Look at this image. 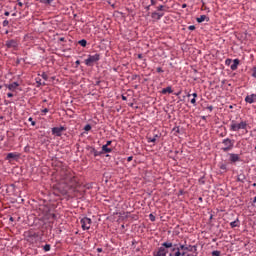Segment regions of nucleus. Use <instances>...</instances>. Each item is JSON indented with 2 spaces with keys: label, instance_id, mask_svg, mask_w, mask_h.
<instances>
[{
  "label": "nucleus",
  "instance_id": "nucleus-1",
  "mask_svg": "<svg viewBox=\"0 0 256 256\" xmlns=\"http://www.w3.org/2000/svg\"><path fill=\"white\" fill-rule=\"evenodd\" d=\"M79 187V178L75 172L69 168H62L58 174V183L54 187L60 195H67L69 190Z\"/></svg>",
  "mask_w": 256,
  "mask_h": 256
},
{
  "label": "nucleus",
  "instance_id": "nucleus-2",
  "mask_svg": "<svg viewBox=\"0 0 256 256\" xmlns=\"http://www.w3.org/2000/svg\"><path fill=\"white\" fill-rule=\"evenodd\" d=\"M162 247L170 249L169 256H193L191 254H187V252H181V246L177 247V244L173 245L171 242L162 243Z\"/></svg>",
  "mask_w": 256,
  "mask_h": 256
},
{
  "label": "nucleus",
  "instance_id": "nucleus-3",
  "mask_svg": "<svg viewBox=\"0 0 256 256\" xmlns=\"http://www.w3.org/2000/svg\"><path fill=\"white\" fill-rule=\"evenodd\" d=\"M248 126L249 124L245 120H241L240 122L232 120L230 124V131L238 132L242 130V131H246L247 133Z\"/></svg>",
  "mask_w": 256,
  "mask_h": 256
},
{
  "label": "nucleus",
  "instance_id": "nucleus-4",
  "mask_svg": "<svg viewBox=\"0 0 256 256\" xmlns=\"http://www.w3.org/2000/svg\"><path fill=\"white\" fill-rule=\"evenodd\" d=\"M24 239L27 243L35 245L39 241V233L35 232L33 229L24 232Z\"/></svg>",
  "mask_w": 256,
  "mask_h": 256
},
{
  "label": "nucleus",
  "instance_id": "nucleus-5",
  "mask_svg": "<svg viewBox=\"0 0 256 256\" xmlns=\"http://www.w3.org/2000/svg\"><path fill=\"white\" fill-rule=\"evenodd\" d=\"M223 147L221 148V151L224 153H227L235 147V140H231L230 138H226L222 140Z\"/></svg>",
  "mask_w": 256,
  "mask_h": 256
},
{
  "label": "nucleus",
  "instance_id": "nucleus-6",
  "mask_svg": "<svg viewBox=\"0 0 256 256\" xmlns=\"http://www.w3.org/2000/svg\"><path fill=\"white\" fill-rule=\"evenodd\" d=\"M180 249L182 252L186 253L189 252V253H192L190 255H193V256H197L198 253H197V245H183V244H180Z\"/></svg>",
  "mask_w": 256,
  "mask_h": 256
},
{
  "label": "nucleus",
  "instance_id": "nucleus-7",
  "mask_svg": "<svg viewBox=\"0 0 256 256\" xmlns=\"http://www.w3.org/2000/svg\"><path fill=\"white\" fill-rule=\"evenodd\" d=\"M80 223L83 231H89V229H91V223H93V220H91V218L84 217L80 220Z\"/></svg>",
  "mask_w": 256,
  "mask_h": 256
},
{
  "label": "nucleus",
  "instance_id": "nucleus-8",
  "mask_svg": "<svg viewBox=\"0 0 256 256\" xmlns=\"http://www.w3.org/2000/svg\"><path fill=\"white\" fill-rule=\"evenodd\" d=\"M23 83L22 80H18L15 82H12L10 84H5L4 86L6 87V89H8L9 91H15L16 89H19V87L21 86V84Z\"/></svg>",
  "mask_w": 256,
  "mask_h": 256
},
{
  "label": "nucleus",
  "instance_id": "nucleus-9",
  "mask_svg": "<svg viewBox=\"0 0 256 256\" xmlns=\"http://www.w3.org/2000/svg\"><path fill=\"white\" fill-rule=\"evenodd\" d=\"M101 59V55L95 53V54H90L88 58L85 60L86 65H89L91 63H97Z\"/></svg>",
  "mask_w": 256,
  "mask_h": 256
},
{
  "label": "nucleus",
  "instance_id": "nucleus-10",
  "mask_svg": "<svg viewBox=\"0 0 256 256\" xmlns=\"http://www.w3.org/2000/svg\"><path fill=\"white\" fill-rule=\"evenodd\" d=\"M7 49H14L16 51L17 47H19V41L16 39L7 40L5 43Z\"/></svg>",
  "mask_w": 256,
  "mask_h": 256
},
{
  "label": "nucleus",
  "instance_id": "nucleus-11",
  "mask_svg": "<svg viewBox=\"0 0 256 256\" xmlns=\"http://www.w3.org/2000/svg\"><path fill=\"white\" fill-rule=\"evenodd\" d=\"M66 130L67 129L64 126L54 127L52 128V135H55L56 137H61V135H63V131Z\"/></svg>",
  "mask_w": 256,
  "mask_h": 256
},
{
  "label": "nucleus",
  "instance_id": "nucleus-12",
  "mask_svg": "<svg viewBox=\"0 0 256 256\" xmlns=\"http://www.w3.org/2000/svg\"><path fill=\"white\" fill-rule=\"evenodd\" d=\"M167 253H169V250L165 246H161L157 252H153V256H167Z\"/></svg>",
  "mask_w": 256,
  "mask_h": 256
},
{
  "label": "nucleus",
  "instance_id": "nucleus-13",
  "mask_svg": "<svg viewBox=\"0 0 256 256\" xmlns=\"http://www.w3.org/2000/svg\"><path fill=\"white\" fill-rule=\"evenodd\" d=\"M229 161H230V163H237L238 161H241V157H239V154L230 153Z\"/></svg>",
  "mask_w": 256,
  "mask_h": 256
},
{
  "label": "nucleus",
  "instance_id": "nucleus-14",
  "mask_svg": "<svg viewBox=\"0 0 256 256\" xmlns=\"http://www.w3.org/2000/svg\"><path fill=\"white\" fill-rule=\"evenodd\" d=\"M246 103H249L250 105L252 103H256V94L247 95L245 98Z\"/></svg>",
  "mask_w": 256,
  "mask_h": 256
},
{
  "label": "nucleus",
  "instance_id": "nucleus-15",
  "mask_svg": "<svg viewBox=\"0 0 256 256\" xmlns=\"http://www.w3.org/2000/svg\"><path fill=\"white\" fill-rule=\"evenodd\" d=\"M164 15L165 13L163 12H152L151 17L152 19H156V21H159Z\"/></svg>",
  "mask_w": 256,
  "mask_h": 256
},
{
  "label": "nucleus",
  "instance_id": "nucleus-16",
  "mask_svg": "<svg viewBox=\"0 0 256 256\" xmlns=\"http://www.w3.org/2000/svg\"><path fill=\"white\" fill-rule=\"evenodd\" d=\"M20 155L16 152L8 153L6 156V161H11V159H19Z\"/></svg>",
  "mask_w": 256,
  "mask_h": 256
},
{
  "label": "nucleus",
  "instance_id": "nucleus-17",
  "mask_svg": "<svg viewBox=\"0 0 256 256\" xmlns=\"http://www.w3.org/2000/svg\"><path fill=\"white\" fill-rule=\"evenodd\" d=\"M161 93H162V95H167V93L171 94V93H173V88L171 86L163 88Z\"/></svg>",
  "mask_w": 256,
  "mask_h": 256
},
{
  "label": "nucleus",
  "instance_id": "nucleus-18",
  "mask_svg": "<svg viewBox=\"0 0 256 256\" xmlns=\"http://www.w3.org/2000/svg\"><path fill=\"white\" fill-rule=\"evenodd\" d=\"M196 21L197 23H203V21H209V18L207 17V15H201L196 19Z\"/></svg>",
  "mask_w": 256,
  "mask_h": 256
},
{
  "label": "nucleus",
  "instance_id": "nucleus-19",
  "mask_svg": "<svg viewBox=\"0 0 256 256\" xmlns=\"http://www.w3.org/2000/svg\"><path fill=\"white\" fill-rule=\"evenodd\" d=\"M240 221H239V218H237L236 220H234V221H232L231 223H230V227L232 228V229H235V227H239V225H240Z\"/></svg>",
  "mask_w": 256,
  "mask_h": 256
},
{
  "label": "nucleus",
  "instance_id": "nucleus-20",
  "mask_svg": "<svg viewBox=\"0 0 256 256\" xmlns=\"http://www.w3.org/2000/svg\"><path fill=\"white\" fill-rule=\"evenodd\" d=\"M111 151H113V149L109 148V146H107V145L102 146V154L103 153H111Z\"/></svg>",
  "mask_w": 256,
  "mask_h": 256
},
{
  "label": "nucleus",
  "instance_id": "nucleus-21",
  "mask_svg": "<svg viewBox=\"0 0 256 256\" xmlns=\"http://www.w3.org/2000/svg\"><path fill=\"white\" fill-rule=\"evenodd\" d=\"M237 181H239L240 183H245V175L243 174L238 175Z\"/></svg>",
  "mask_w": 256,
  "mask_h": 256
},
{
  "label": "nucleus",
  "instance_id": "nucleus-22",
  "mask_svg": "<svg viewBox=\"0 0 256 256\" xmlns=\"http://www.w3.org/2000/svg\"><path fill=\"white\" fill-rule=\"evenodd\" d=\"M92 153L94 154V157H99V155H103V152L97 151L95 148L92 149Z\"/></svg>",
  "mask_w": 256,
  "mask_h": 256
},
{
  "label": "nucleus",
  "instance_id": "nucleus-23",
  "mask_svg": "<svg viewBox=\"0 0 256 256\" xmlns=\"http://www.w3.org/2000/svg\"><path fill=\"white\" fill-rule=\"evenodd\" d=\"M159 135H155L153 138H148V143H156Z\"/></svg>",
  "mask_w": 256,
  "mask_h": 256
},
{
  "label": "nucleus",
  "instance_id": "nucleus-24",
  "mask_svg": "<svg viewBox=\"0 0 256 256\" xmlns=\"http://www.w3.org/2000/svg\"><path fill=\"white\" fill-rule=\"evenodd\" d=\"M78 44H80L81 47H87V40H85V39L79 40Z\"/></svg>",
  "mask_w": 256,
  "mask_h": 256
},
{
  "label": "nucleus",
  "instance_id": "nucleus-25",
  "mask_svg": "<svg viewBox=\"0 0 256 256\" xmlns=\"http://www.w3.org/2000/svg\"><path fill=\"white\" fill-rule=\"evenodd\" d=\"M43 249H44L45 252L51 251V245H50V244H45V245L43 246Z\"/></svg>",
  "mask_w": 256,
  "mask_h": 256
},
{
  "label": "nucleus",
  "instance_id": "nucleus-26",
  "mask_svg": "<svg viewBox=\"0 0 256 256\" xmlns=\"http://www.w3.org/2000/svg\"><path fill=\"white\" fill-rule=\"evenodd\" d=\"M40 3H44L45 5H51V3H53V0H40Z\"/></svg>",
  "mask_w": 256,
  "mask_h": 256
},
{
  "label": "nucleus",
  "instance_id": "nucleus-27",
  "mask_svg": "<svg viewBox=\"0 0 256 256\" xmlns=\"http://www.w3.org/2000/svg\"><path fill=\"white\" fill-rule=\"evenodd\" d=\"M220 169L224 171V173H227V164H221Z\"/></svg>",
  "mask_w": 256,
  "mask_h": 256
},
{
  "label": "nucleus",
  "instance_id": "nucleus-28",
  "mask_svg": "<svg viewBox=\"0 0 256 256\" xmlns=\"http://www.w3.org/2000/svg\"><path fill=\"white\" fill-rule=\"evenodd\" d=\"M212 256H221V251H218V250L212 251Z\"/></svg>",
  "mask_w": 256,
  "mask_h": 256
},
{
  "label": "nucleus",
  "instance_id": "nucleus-29",
  "mask_svg": "<svg viewBox=\"0 0 256 256\" xmlns=\"http://www.w3.org/2000/svg\"><path fill=\"white\" fill-rule=\"evenodd\" d=\"M28 121L31 123L32 127H35V125H37V122H35L32 117L28 118Z\"/></svg>",
  "mask_w": 256,
  "mask_h": 256
},
{
  "label": "nucleus",
  "instance_id": "nucleus-30",
  "mask_svg": "<svg viewBox=\"0 0 256 256\" xmlns=\"http://www.w3.org/2000/svg\"><path fill=\"white\" fill-rule=\"evenodd\" d=\"M190 103L194 106L197 107V99L196 98H192Z\"/></svg>",
  "mask_w": 256,
  "mask_h": 256
},
{
  "label": "nucleus",
  "instance_id": "nucleus-31",
  "mask_svg": "<svg viewBox=\"0 0 256 256\" xmlns=\"http://www.w3.org/2000/svg\"><path fill=\"white\" fill-rule=\"evenodd\" d=\"M157 11H165V6L160 5L156 7Z\"/></svg>",
  "mask_w": 256,
  "mask_h": 256
},
{
  "label": "nucleus",
  "instance_id": "nucleus-32",
  "mask_svg": "<svg viewBox=\"0 0 256 256\" xmlns=\"http://www.w3.org/2000/svg\"><path fill=\"white\" fill-rule=\"evenodd\" d=\"M232 63H233V60H231L229 58L225 60V65H230Z\"/></svg>",
  "mask_w": 256,
  "mask_h": 256
},
{
  "label": "nucleus",
  "instance_id": "nucleus-33",
  "mask_svg": "<svg viewBox=\"0 0 256 256\" xmlns=\"http://www.w3.org/2000/svg\"><path fill=\"white\" fill-rule=\"evenodd\" d=\"M84 131H91V126H90V124H87V125L84 127Z\"/></svg>",
  "mask_w": 256,
  "mask_h": 256
},
{
  "label": "nucleus",
  "instance_id": "nucleus-34",
  "mask_svg": "<svg viewBox=\"0 0 256 256\" xmlns=\"http://www.w3.org/2000/svg\"><path fill=\"white\" fill-rule=\"evenodd\" d=\"M156 72L157 73H164V70H163V68L158 67V68H156Z\"/></svg>",
  "mask_w": 256,
  "mask_h": 256
},
{
  "label": "nucleus",
  "instance_id": "nucleus-35",
  "mask_svg": "<svg viewBox=\"0 0 256 256\" xmlns=\"http://www.w3.org/2000/svg\"><path fill=\"white\" fill-rule=\"evenodd\" d=\"M237 65H231L230 66V69H231V71H237Z\"/></svg>",
  "mask_w": 256,
  "mask_h": 256
},
{
  "label": "nucleus",
  "instance_id": "nucleus-36",
  "mask_svg": "<svg viewBox=\"0 0 256 256\" xmlns=\"http://www.w3.org/2000/svg\"><path fill=\"white\" fill-rule=\"evenodd\" d=\"M149 219H150V221L154 222L155 221V215L150 214L149 215Z\"/></svg>",
  "mask_w": 256,
  "mask_h": 256
},
{
  "label": "nucleus",
  "instance_id": "nucleus-37",
  "mask_svg": "<svg viewBox=\"0 0 256 256\" xmlns=\"http://www.w3.org/2000/svg\"><path fill=\"white\" fill-rule=\"evenodd\" d=\"M55 214H53V213H50V214H48V219H55Z\"/></svg>",
  "mask_w": 256,
  "mask_h": 256
},
{
  "label": "nucleus",
  "instance_id": "nucleus-38",
  "mask_svg": "<svg viewBox=\"0 0 256 256\" xmlns=\"http://www.w3.org/2000/svg\"><path fill=\"white\" fill-rule=\"evenodd\" d=\"M2 25L3 27H7V25H9V20H4Z\"/></svg>",
  "mask_w": 256,
  "mask_h": 256
},
{
  "label": "nucleus",
  "instance_id": "nucleus-39",
  "mask_svg": "<svg viewBox=\"0 0 256 256\" xmlns=\"http://www.w3.org/2000/svg\"><path fill=\"white\" fill-rule=\"evenodd\" d=\"M42 78H44V80L47 81V79H48L47 73L43 72L42 73Z\"/></svg>",
  "mask_w": 256,
  "mask_h": 256
},
{
  "label": "nucleus",
  "instance_id": "nucleus-40",
  "mask_svg": "<svg viewBox=\"0 0 256 256\" xmlns=\"http://www.w3.org/2000/svg\"><path fill=\"white\" fill-rule=\"evenodd\" d=\"M239 63H240L239 59H234L233 60V65H239Z\"/></svg>",
  "mask_w": 256,
  "mask_h": 256
},
{
  "label": "nucleus",
  "instance_id": "nucleus-41",
  "mask_svg": "<svg viewBox=\"0 0 256 256\" xmlns=\"http://www.w3.org/2000/svg\"><path fill=\"white\" fill-rule=\"evenodd\" d=\"M206 109H207L208 111H210V113H211V112L213 111V106H211V105H210V106H207Z\"/></svg>",
  "mask_w": 256,
  "mask_h": 256
},
{
  "label": "nucleus",
  "instance_id": "nucleus-42",
  "mask_svg": "<svg viewBox=\"0 0 256 256\" xmlns=\"http://www.w3.org/2000/svg\"><path fill=\"white\" fill-rule=\"evenodd\" d=\"M188 29H189L190 31H195V26L191 25V26L188 27Z\"/></svg>",
  "mask_w": 256,
  "mask_h": 256
},
{
  "label": "nucleus",
  "instance_id": "nucleus-43",
  "mask_svg": "<svg viewBox=\"0 0 256 256\" xmlns=\"http://www.w3.org/2000/svg\"><path fill=\"white\" fill-rule=\"evenodd\" d=\"M127 161H128V163H131V161H133V156H129V157L127 158Z\"/></svg>",
  "mask_w": 256,
  "mask_h": 256
},
{
  "label": "nucleus",
  "instance_id": "nucleus-44",
  "mask_svg": "<svg viewBox=\"0 0 256 256\" xmlns=\"http://www.w3.org/2000/svg\"><path fill=\"white\" fill-rule=\"evenodd\" d=\"M42 113H49V109L48 108L43 109Z\"/></svg>",
  "mask_w": 256,
  "mask_h": 256
},
{
  "label": "nucleus",
  "instance_id": "nucleus-45",
  "mask_svg": "<svg viewBox=\"0 0 256 256\" xmlns=\"http://www.w3.org/2000/svg\"><path fill=\"white\" fill-rule=\"evenodd\" d=\"M151 5H157V1L156 0H151Z\"/></svg>",
  "mask_w": 256,
  "mask_h": 256
},
{
  "label": "nucleus",
  "instance_id": "nucleus-46",
  "mask_svg": "<svg viewBox=\"0 0 256 256\" xmlns=\"http://www.w3.org/2000/svg\"><path fill=\"white\" fill-rule=\"evenodd\" d=\"M111 143H112V141L108 140L105 145H107V147H109V145H111Z\"/></svg>",
  "mask_w": 256,
  "mask_h": 256
},
{
  "label": "nucleus",
  "instance_id": "nucleus-47",
  "mask_svg": "<svg viewBox=\"0 0 256 256\" xmlns=\"http://www.w3.org/2000/svg\"><path fill=\"white\" fill-rule=\"evenodd\" d=\"M98 253H103V248H97Z\"/></svg>",
  "mask_w": 256,
  "mask_h": 256
},
{
  "label": "nucleus",
  "instance_id": "nucleus-48",
  "mask_svg": "<svg viewBox=\"0 0 256 256\" xmlns=\"http://www.w3.org/2000/svg\"><path fill=\"white\" fill-rule=\"evenodd\" d=\"M122 101H127V96L122 95Z\"/></svg>",
  "mask_w": 256,
  "mask_h": 256
},
{
  "label": "nucleus",
  "instance_id": "nucleus-49",
  "mask_svg": "<svg viewBox=\"0 0 256 256\" xmlns=\"http://www.w3.org/2000/svg\"><path fill=\"white\" fill-rule=\"evenodd\" d=\"M193 99H197V93L192 94Z\"/></svg>",
  "mask_w": 256,
  "mask_h": 256
},
{
  "label": "nucleus",
  "instance_id": "nucleus-50",
  "mask_svg": "<svg viewBox=\"0 0 256 256\" xmlns=\"http://www.w3.org/2000/svg\"><path fill=\"white\" fill-rule=\"evenodd\" d=\"M7 97H9V98L13 97V93H11V92L8 93V94H7Z\"/></svg>",
  "mask_w": 256,
  "mask_h": 256
},
{
  "label": "nucleus",
  "instance_id": "nucleus-51",
  "mask_svg": "<svg viewBox=\"0 0 256 256\" xmlns=\"http://www.w3.org/2000/svg\"><path fill=\"white\" fill-rule=\"evenodd\" d=\"M19 7H23V2H18Z\"/></svg>",
  "mask_w": 256,
  "mask_h": 256
},
{
  "label": "nucleus",
  "instance_id": "nucleus-52",
  "mask_svg": "<svg viewBox=\"0 0 256 256\" xmlns=\"http://www.w3.org/2000/svg\"><path fill=\"white\" fill-rule=\"evenodd\" d=\"M4 15H5L6 17H9V12L6 11V12L4 13Z\"/></svg>",
  "mask_w": 256,
  "mask_h": 256
},
{
  "label": "nucleus",
  "instance_id": "nucleus-53",
  "mask_svg": "<svg viewBox=\"0 0 256 256\" xmlns=\"http://www.w3.org/2000/svg\"><path fill=\"white\" fill-rule=\"evenodd\" d=\"M9 221L13 222V221H15V219L13 217H10Z\"/></svg>",
  "mask_w": 256,
  "mask_h": 256
},
{
  "label": "nucleus",
  "instance_id": "nucleus-54",
  "mask_svg": "<svg viewBox=\"0 0 256 256\" xmlns=\"http://www.w3.org/2000/svg\"><path fill=\"white\" fill-rule=\"evenodd\" d=\"M38 87H41V81H37Z\"/></svg>",
  "mask_w": 256,
  "mask_h": 256
},
{
  "label": "nucleus",
  "instance_id": "nucleus-55",
  "mask_svg": "<svg viewBox=\"0 0 256 256\" xmlns=\"http://www.w3.org/2000/svg\"><path fill=\"white\" fill-rule=\"evenodd\" d=\"M185 7H187V4H183L182 5V8L185 9Z\"/></svg>",
  "mask_w": 256,
  "mask_h": 256
},
{
  "label": "nucleus",
  "instance_id": "nucleus-56",
  "mask_svg": "<svg viewBox=\"0 0 256 256\" xmlns=\"http://www.w3.org/2000/svg\"><path fill=\"white\" fill-rule=\"evenodd\" d=\"M202 119H203V121H205V120L207 119V117H205V116H202Z\"/></svg>",
  "mask_w": 256,
  "mask_h": 256
},
{
  "label": "nucleus",
  "instance_id": "nucleus-57",
  "mask_svg": "<svg viewBox=\"0 0 256 256\" xmlns=\"http://www.w3.org/2000/svg\"><path fill=\"white\" fill-rule=\"evenodd\" d=\"M150 7H151V5H149V6L146 7L147 11H149Z\"/></svg>",
  "mask_w": 256,
  "mask_h": 256
},
{
  "label": "nucleus",
  "instance_id": "nucleus-58",
  "mask_svg": "<svg viewBox=\"0 0 256 256\" xmlns=\"http://www.w3.org/2000/svg\"><path fill=\"white\" fill-rule=\"evenodd\" d=\"M253 203H256V196H255L254 199H253Z\"/></svg>",
  "mask_w": 256,
  "mask_h": 256
},
{
  "label": "nucleus",
  "instance_id": "nucleus-59",
  "mask_svg": "<svg viewBox=\"0 0 256 256\" xmlns=\"http://www.w3.org/2000/svg\"><path fill=\"white\" fill-rule=\"evenodd\" d=\"M3 141V136H0V142Z\"/></svg>",
  "mask_w": 256,
  "mask_h": 256
},
{
  "label": "nucleus",
  "instance_id": "nucleus-60",
  "mask_svg": "<svg viewBox=\"0 0 256 256\" xmlns=\"http://www.w3.org/2000/svg\"><path fill=\"white\" fill-rule=\"evenodd\" d=\"M252 187H256V183H253V184H252Z\"/></svg>",
  "mask_w": 256,
  "mask_h": 256
},
{
  "label": "nucleus",
  "instance_id": "nucleus-61",
  "mask_svg": "<svg viewBox=\"0 0 256 256\" xmlns=\"http://www.w3.org/2000/svg\"><path fill=\"white\" fill-rule=\"evenodd\" d=\"M76 64L79 65V60L76 61Z\"/></svg>",
  "mask_w": 256,
  "mask_h": 256
},
{
  "label": "nucleus",
  "instance_id": "nucleus-62",
  "mask_svg": "<svg viewBox=\"0 0 256 256\" xmlns=\"http://www.w3.org/2000/svg\"><path fill=\"white\" fill-rule=\"evenodd\" d=\"M139 59H141V54L138 55Z\"/></svg>",
  "mask_w": 256,
  "mask_h": 256
},
{
  "label": "nucleus",
  "instance_id": "nucleus-63",
  "mask_svg": "<svg viewBox=\"0 0 256 256\" xmlns=\"http://www.w3.org/2000/svg\"><path fill=\"white\" fill-rule=\"evenodd\" d=\"M176 95H181V92H178Z\"/></svg>",
  "mask_w": 256,
  "mask_h": 256
},
{
  "label": "nucleus",
  "instance_id": "nucleus-64",
  "mask_svg": "<svg viewBox=\"0 0 256 256\" xmlns=\"http://www.w3.org/2000/svg\"><path fill=\"white\" fill-rule=\"evenodd\" d=\"M187 97H191V94H188Z\"/></svg>",
  "mask_w": 256,
  "mask_h": 256
}]
</instances>
